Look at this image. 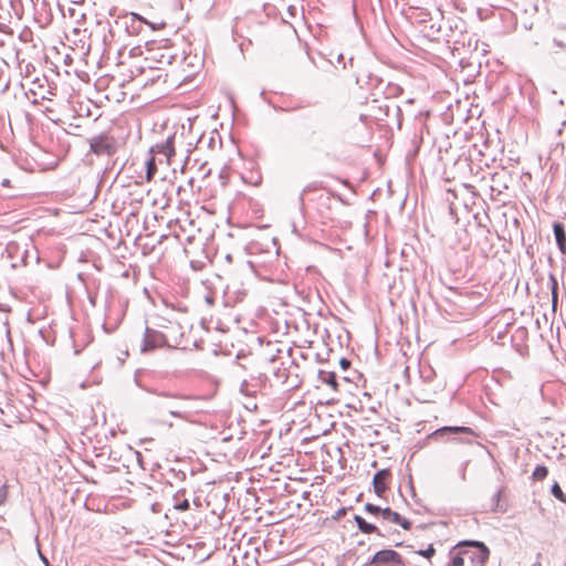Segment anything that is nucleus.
<instances>
[{"instance_id":"1","label":"nucleus","mask_w":566,"mask_h":566,"mask_svg":"<svg viewBox=\"0 0 566 566\" xmlns=\"http://www.w3.org/2000/svg\"><path fill=\"white\" fill-rule=\"evenodd\" d=\"M447 566H485L490 549L480 541L459 542L449 553Z\"/></svg>"},{"instance_id":"18","label":"nucleus","mask_w":566,"mask_h":566,"mask_svg":"<svg viewBox=\"0 0 566 566\" xmlns=\"http://www.w3.org/2000/svg\"><path fill=\"white\" fill-rule=\"evenodd\" d=\"M402 93V88L398 84L388 83L385 94L387 98L397 97Z\"/></svg>"},{"instance_id":"19","label":"nucleus","mask_w":566,"mask_h":566,"mask_svg":"<svg viewBox=\"0 0 566 566\" xmlns=\"http://www.w3.org/2000/svg\"><path fill=\"white\" fill-rule=\"evenodd\" d=\"M548 474V470L545 465H537L533 471V479L537 481L544 480Z\"/></svg>"},{"instance_id":"31","label":"nucleus","mask_w":566,"mask_h":566,"mask_svg":"<svg viewBox=\"0 0 566 566\" xmlns=\"http://www.w3.org/2000/svg\"><path fill=\"white\" fill-rule=\"evenodd\" d=\"M195 504H196L197 506H200V502H199V501H198V502H197V501H195Z\"/></svg>"},{"instance_id":"23","label":"nucleus","mask_w":566,"mask_h":566,"mask_svg":"<svg viewBox=\"0 0 566 566\" xmlns=\"http://www.w3.org/2000/svg\"><path fill=\"white\" fill-rule=\"evenodd\" d=\"M382 510L384 509H381L380 506L371 504V503H367L365 505V511L370 513V514H375V515L380 514L381 515V511Z\"/></svg>"},{"instance_id":"13","label":"nucleus","mask_w":566,"mask_h":566,"mask_svg":"<svg viewBox=\"0 0 566 566\" xmlns=\"http://www.w3.org/2000/svg\"><path fill=\"white\" fill-rule=\"evenodd\" d=\"M157 151L164 154L167 159L175 155V149L172 146V139L168 138L164 144L156 146Z\"/></svg>"},{"instance_id":"6","label":"nucleus","mask_w":566,"mask_h":566,"mask_svg":"<svg viewBox=\"0 0 566 566\" xmlns=\"http://www.w3.org/2000/svg\"><path fill=\"white\" fill-rule=\"evenodd\" d=\"M391 473L388 469L379 470L375 473L373 479L374 491L378 496H382L387 490V482Z\"/></svg>"},{"instance_id":"11","label":"nucleus","mask_w":566,"mask_h":566,"mask_svg":"<svg viewBox=\"0 0 566 566\" xmlns=\"http://www.w3.org/2000/svg\"><path fill=\"white\" fill-rule=\"evenodd\" d=\"M354 521L358 527V530L364 533V534H373V533H376L377 535L379 536H382V534L380 533L379 528L377 526H375L374 524L371 523H368L364 517H361L360 515H355L354 516Z\"/></svg>"},{"instance_id":"16","label":"nucleus","mask_w":566,"mask_h":566,"mask_svg":"<svg viewBox=\"0 0 566 566\" xmlns=\"http://www.w3.org/2000/svg\"><path fill=\"white\" fill-rule=\"evenodd\" d=\"M155 406L157 408H160V409H167L168 412L172 416V417H177V418H185V415L181 410H179L176 406H171V405H166V403H160V402H157L155 403Z\"/></svg>"},{"instance_id":"4","label":"nucleus","mask_w":566,"mask_h":566,"mask_svg":"<svg viewBox=\"0 0 566 566\" xmlns=\"http://www.w3.org/2000/svg\"><path fill=\"white\" fill-rule=\"evenodd\" d=\"M165 345H167V338L161 332L146 327L143 338L142 352L164 347Z\"/></svg>"},{"instance_id":"21","label":"nucleus","mask_w":566,"mask_h":566,"mask_svg":"<svg viewBox=\"0 0 566 566\" xmlns=\"http://www.w3.org/2000/svg\"><path fill=\"white\" fill-rule=\"evenodd\" d=\"M549 282H551V289H552V302H553V307L556 306V303H557V289H558V283H557V280L556 277L551 274L549 275Z\"/></svg>"},{"instance_id":"25","label":"nucleus","mask_w":566,"mask_h":566,"mask_svg":"<svg viewBox=\"0 0 566 566\" xmlns=\"http://www.w3.org/2000/svg\"><path fill=\"white\" fill-rule=\"evenodd\" d=\"M130 17H132L133 21H138L140 23L149 24L153 29H155L154 25L151 23H149L146 19H144L142 15H139L137 13H132Z\"/></svg>"},{"instance_id":"30","label":"nucleus","mask_w":566,"mask_h":566,"mask_svg":"<svg viewBox=\"0 0 566 566\" xmlns=\"http://www.w3.org/2000/svg\"><path fill=\"white\" fill-rule=\"evenodd\" d=\"M9 185H10V180L9 179L6 178V179L2 180V186L8 187Z\"/></svg>"},{"instance_id":"29","label":"nucleus","mask_w":566,"mask_h":566,"mask_svg":"<svg viewBox=\"0 0 566 566\" xmlns=\"http://www.w3.org/2000/svg\"><path fill=\"white\" fill-rule=\"evenodd\" d=\"M467 465H468V462H467V463H464V465H463V468H462V470H461V479H462L463 481L465 480V468H467Z\"/></svg>"},{"instance_id":"12","label":"nucleus","mask_w":566,"mask_h":566,"mask_svg":"<svg viewBox=\"0 0 566 566\" xmlns=\"http://www.w3.org/2000/svg\"><path fill=\"white\" fill-rule=\"evenodd\" d=\"M318 379L321 382L329 386L333 390H338V381L337 376L334 371L329 370H319L318 371Z\"/></svg>"},{"instance_id":"27","label":"nucleus","mask_w":566,"mask_h":566,"mask_svg":"<svg viewBox=\"0 0 566 566\" xmlns=\"http://www.w3.org/2000/svg\"><path fill=\"white\" fill-rule=\"evenodd\" d=\"M314 189H316V187H315L314 185H308V186H306V187L303 189V191H302V193H301V196H300V201H301V203H303V201H304V195H305L306 192L311 191V190H314Z\"/></svg>"},{"instance_id":"28","label":"nucleus","mask_w":566,"mask_h":566,"mask_svg":"<svg viewBox=\"0 0 566 566\" xmlns=\"http://www.w3.org/2000/svg\"><path fill=\"white\" fill-rule=\"evenodd\" d=\"M339 365L345 370L350 366V361L346 358H340Z\"/></svg>"},{"instance_id":"15","label":"nucleus","mask_w":566,"mask_h":566,"mask_svg":"<svg viewBox=\"0 0 566 566\" xmlns=\"http://www.w3.org/2000/svg\"><path fill=\"white\" fill-rule=\"evenodd\" d=\"M145 165H146V180L150 181L157 171L155 158L150 157L149 159L146 160Z\"/></svg>"},{"instance_id":"22","label":"nucleus","mask_w":566,"mask_h":566,"mask_svg":"<svg viewBox=\"0 0 566 566\" xmlns=\"http://www.w3.org/2000/svg\"><path fill=\"white\" fill-rule=\"evenodd\" d=\"M501 494H502V490H499L492 497V502H493V506H492V511L493 512H504V509H502L500 506V499H501Z\"/></svg>"},{"instance_id":"24","label":"nucleus","mask_w":566,"mask_h":566,"mask_svg":"<svg viewBox=\"0 0 566 566\" xmlns=\"http://www.w3.org/2000/svg\"><path fill=\"white\" fill-rule=\"evenodd\" d=\"M434 553H436V549L433 548L432 545H429L428 548H426V549L418 551V554L426 558H430L431 556L434 555Z\"/></svg>"},{"instance_id":"9","label":"nucleus","mask_w":566,"mask_h":566,"mask_svg":"<svg viewBox=\"0 0 566 566\" xmlns=\"http://www.w3.org/2000/svg\"><path fill=\"white\" fill-rule=\"evenodd\" d=\"M553 231L555 235V240L558 247V250L563 255H566V232L564 224L560 222L553 223Z\"/></svg>"},{"instance_id":"20","label":"nucleus","mask_w":566,"mask_h":566,"mask_svg":"<svg viewBox=\"0 0 566 566\" xmlns=\"http://www.w3.org/2000/svg\"><path fill=\"white\" fill-rule=\"evenodd\" d=\"M551 492L560 502L566 503V494L563 492L562 488L559 486V484L557 482H555L552 485Z\"/></svg>"},{"instance_id":"8","label":"nucleus","mask_w":566,"mask_h":566,"mask_svg":"<svg viewBox=\"0 0 566 566\" xmlns=\"http://www.w3.org/2000/svg\"><path fill=\"white\" fill-rule=\"evenodd\" d=\"M381 517L384 521L400 525L403 530H410L412 525L409 520L402 517L398 512L392 511L390 507H385L381 511Z\"/></svg>"},{"instance_id":"10","label":"nucleus","mask_w":566,"mask_h":566,"mask_svg":"<svg viewBox=\"0 0 566 566\" xmlns=\"http://www.w3.org/2000/svg\"><path fill=\"white\" fill-rule=\"evenodd\" d=\"M447 433H454V434H459V433H465V434H471L473 436L474 434V431L469 428V427H458V426H454V427H442V428H439L437 429L434 432H433V437L438 438V437H442Z\"/></svg>"},{"instance_id":"5","label":"nucleus","mask_w":566,"mask_h":566,"mask_svg":"<svg viewBox=\"0 0 566 566\" xmlns=\"http://www.w3.org/2000/svg\"><path fill=\"white\" fill-rule=\"evenodd\" d=\"M373 565H391V566H402L403 559L399 553L392 549H381L377 552L371 560Z\"/></svg>"},{"instance_id":"2","label":"nucleus","mask_w":566,"mask_h":566,"mask_svg":"<svg viewBox=\"0 0 566 566\" xmlns=\"http://www.w3.org/2000/svg\"><path fill=\"white\" fill-rule=\"evenodd\" d=\"M90 149L97 156H112L116 151V140L113 136L102 133L90 138Z\"/></svg>"},{"instance_id":"26","label":"nucleus","mask_w":566,"mask_h":566,"mask_svg":"<svg viewBox=\"0 0 566 566\" xmlns=\"http://www.w3.org/2000/svg\"><path fill=\"white\" fill-rule=\"evenodd\" d=\"M7 495H8L7 485L3 484L0 488V505H2L4 503V501L7 500Z\"/></svg>"},{"instance_id":"17","label":"nucleus","mask_w":566,"mask_h":566,"mask_svg":"<svg viewBox=\"0 0 566 566\" xmlns=\"http://www.w3.org/2000/svg\"><path fill=\"white\" fill-rule=\"evenodd\" d=\"M138 386H139L143 390H145V391H147V392H150V394H153V395H156V396H158V397H163V398H171V399H176V398H178V395H177V394H174V392H169V391H159V390H157V389L146 388V387L142 386L140 384H138Z\"/></svg>"},{"instance_id":"14","label":"nucleus","mask_w":566,"mask_h":566,"mask_svg":"<svg viewBox=\"0 0 566 566\" xmlns=\"http://www.w3.org/2000/svg\"><path fill=\"white\" fill-rule=\"evenodd\" d=\"M185 494V490H180L178 491L175 495H174V500H175V505L174 507L178 511H187L189 510L190 507V504H189V501L187 499H184L181 501H179V497L181 495Z\"/></svg>"},{"instance_id":"3","label":"nucleus","mask_w":566,"mask_h":566,"mask_svg":"<svg viewBox=\"0 0 566 566\" xmlns=\"http://www.w3.org/2000/svg\"><path fill=\"white\" fill-rule=\"evenodd\" d=\"M248 293L249 286L247 283L233 280L224 289L226 302L232 305L240 303L247 297Z\"/></svg>"},{"instance_id":"7","label":"nucleus","mask_w":566,"mask_h":566,"mask_svg":"<svg viewBox=\"0 0 566 566\" xmlns=\"http://www.w3.org/2000/svg\"><path fill=\"white\" fill-rule=\"evenodd\" d=\"M150 53H151V56L149 59H151L160 64V66H158V69H160L163 65L172 64L174 61L177 59V55L174 54L171 52V49H168V48H164V49L158 48L157 50H151Z\"/></svg>"}]
</instances>
